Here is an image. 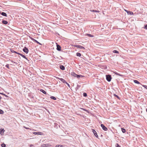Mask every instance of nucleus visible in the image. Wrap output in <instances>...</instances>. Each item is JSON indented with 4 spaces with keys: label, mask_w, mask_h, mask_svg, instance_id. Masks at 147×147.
<instances>
[{
    "label": "nucleus",
    "mask_w": 147,
    "mask_h": 147,
    "mask_svg": "<svg viewBox=\"0 0 147 147\" xmlns=\"http://www.w3.org/2000/svg\"><path fill=\"white\" fill-rule=\"evenodd\" d=\"M1 146L2 147H5L6 145L4 144H1Z\"/></svg>",
    "instance_id": "obj_31"
},
{
    "label": "nucleus",
    "mask_w": 147,
    "mask_h": 147,
    "mask_svg": "<svg viewBox=\"0 0 147 147\" xmlns=\"http://www.w3.org/2000/svg\"><path fill=\"white\" fill-rule=\"evenodd\" d=\"M146 112H147V108L146 109Z\"/></svg>",
    "instance_id": "obj_44"
},
{
    "label": "nucleus",
    "mask_w": 147,
    "mask_h": 147,
    "mask_svg": "<svg viewBox=\"0 0 147 147\" xmlns=\"http://www.w3.org/2000/svg\"><path fill=\"white\" fill-rule=\"evenodd\" d=\"M51 98L54 100H56V98L54 96H51L50 97Z\"/></svg>",
    "instance_id": "obj_26"
},
{
    "label": "nucleus",
    "mask_w": 147,
    "mask_h": 147,
    "mask_svg": "<svg viewBox=\"0 0 147 147\" xmlns=\"http://www.w3.org/2000/svg\"><path fill=\"white\" fill-rule=\"evenodd\" d=\"M11 52L12 53H16L17 54H18V53H18L17 52H16V51H14V50H11Z\"/></svg>",
    "instance_id": "obj_20"
},
{
    "label": "nucleus",
    "mask_w": 147,
    "mask_h": 147,
    "mask_svg": "<svg viewBox=\"0 0 147 147\" xmlns=\"http://www.w3.org/2000/svg\"><path fill=\"white\" fill-rule=\"evenodd\" d=\"M125 11H126V12L128 14L130 15H133V13L132 12L130 11H128V10H126L125 9Z\"/></svg>",
    "instance_id": "obj_6"
},
{
    "label": "nucleus",
    "mask_w": 147,
    "mask_h": 147,
    "mask_svg": "<svg viewBox=\"0 0 147 147\" xmlns=\"http://www.w3.org/2000/svg\"><path fill=\"white\" fill-rule=\"evenodd\" d=\"M86 35H88L89 37H93L94 36L93 35H92V34H87Z\"/></svg>",
    "instance_id": "obj_21"
},
{
    "label": "nucleus",
    "mask_w": 147,
    "mask_h": 147,
    "mask_svg": "<svg viewBox=\"0 0 147 147\" xmlns=\"http://www.w3.org/2000/svg\"><path fill=\"white\" fill-rule=\"evenodd\" d=\"M115 146L116 147H121V146H119L117 143L116 144Z\"/></svg>",
    "instance_id": "obj_32"
},
{
    "label": "nucleus",
    "mask_w": 147,
    "mask_h": 147,
    "mask_svg": "<svg viewBox=\"0 0 147 147\" xmlns=\"http://www.w3.org/2000/svg\"><path fill=\"white\" fill-rule=\"evenodd\" d=\"M113 53H119V52L116 50H113Z\"/></svg>",
    "instance_id": "obj_24"
},
{
    "label": "nucleus",
    "mask_w": 147,
    "mask_h": 147,
    "mask_svg": "<svg viewBox=\"0 0 147 147\" xmlns=\"http://www.w3.org/2000/svg\"><path fill=\"white\" fill-rule=\"evenodd\" d=\"M24 128H26V129H29V128L26 127H25V126H24Z\"/></svg>",
    "instance_id": "obj_39"
},
{
    "label": "nucleus",
    "mask_w": 147,
    "mask_h": 147,
    "mask_svg": "<svg viewBox=\"0 0 147 147\" xmlns=\"http://www.w3.org/2000/svg\"><path fill=\"white\" fill-rule=\"evenodd\" d=\"M65 84H66L69 87H70V86L69 84L68 83H67V82H66Z\"/></svg>",
    "instance_id": "obj_36"
},
{
    "label": "nucleus",
    "mask_w": 147,
    "mask_h": 147,
    "mask_svg": "<svg viewBox=\"0 0 147 147\" xmlns=\"http://www.w3.org/2000/svg\"><path fill=\"white\" fill-rule=\"evenodd\" d=\"M92 131L94 135L95 136L96 138H98V136L97 134V133L95 130L94 129H92Z\"/></svg>",
    "instance_id": "obj_5"
},
{
    "label": "nucleus",
    "mask_w": 147,
    "mask_h": 147,
    "mask_svg": "<svg viewBox=\"0 0 147 147\" xmlns=\"http://www.w3.org/2000/svg\"><path fill=\"white\" fill-rule=\"evenodd\" d=\"M30 147H32V146H33V145L32 144H31L30 145Z\"/></svg>",
    "instance_id": "obj_40"
},
{
    "label": "nucleus",
    "mask_w": 147,
    "mask_h": 147,
    "mask_svg": "<svg viewBox=\"0 0 147 147\" xmlns=\"http://www.w3.org/2000/svg\"><path fill=\"white\" fill-rule=\"evenodd\" d=\"M5 131L3 129L1 128L0 129V134L3 135L4 134V132Z\"/></svg>",
    "instance_id": "obj_7"
},
{
    "label": "nucleus",
    "mask_w": 147,
    "mask_h": 147,
    "mask_svg": "<svg viewBox=\"0 0 147 147\" xmlns=\"http://www.w3.org/2000/svg\"><path fill=\"white\" fill-rule=\"evenodd\" d=\"M121 131L123 133H124L126 131V130L125 129L123 128H121Z\"/></svg>",
    "instance_id": "obj_25"
},
{
    "label": "nucleus",
    "mask_w": 147,
    "mask_h": 147,
    "mask_svg": "<svg viewBox=\"0 0 147 147\" xmlns=\"http://www.w3.org/2000/svg\"><path fill=\"white\" fill-rule=\"evenodd\" d=\"M54 124L55 125H57V124L56 123H54Z\"/></svg>",
    "instance_id": "obj_42"
},
{
    "label": "nucleus",
    "mask_w": 147,
    "mask_h": 147,
    "mask_svg": "<svg viewBox=\"0 0 147 147\" xmlns=\"http://www.w3.org/2000/svg\"><path fill=\"white\" fill-rule=\"evenodd\" d=\"M84 77V76H83L82 75H80V77Z\"/></svg>",
    "instance_id": "obj_41"
},
{
    "label": "nucleus",
    "mask_w": 147,
    "mask_h": 147,
    "mask_svg": "<svg viewBox=\"0 0 147 147\" xmlns=\"http://www.w3.org/2000/svg\"><path fill=\"white\" fill-rule=\"evenodd\" d=\"M90 11L92 12H97V13L100 12V11L99 10H94V9L90 10Z\"/></svg>",
    "instance_id": "obj_11"
},
{
    "label": "nucleus",
    "mask_w": 147,
    "mask_h": 147,
    "mask_svg": "<svg viewBox=\"0 0 147 147\" xmlns=\"http://www.w3.org/2000/svg\"><path fill=\"white\" fill-rule=\"evenodd\" d=\"M2 22L3 24H6L8 23V22L7 21L5 20H3Z\"/></svg>",
    "instance_id": "obj_17"
},
{
    "label": "nucleus",
    "mask_w": 147,
    "mask_h": 147,
    "mask_svg": "<svg viewBox=\"0 0 147 147\" xmlns=\"http://www.w3.org/2000/svg\"><path fill=\"white\" fill-rule=\"evenodd\" d=\"M5 67L8 68V69H9V64H7L5 65Z\"/></svg>",
    "instance_id": "obj_30"
},
{
    "label": "nucleus",
    "mask_w": 147,
    "mask_h": 147,
    "mask_svg": "<svg viewBox=\"0 0 147 147\" xmlns=\"http://www.w3.org/2000/svg\"><path fill=\"white\" fill-rule=\"evenodd\" d=\"M82 109L83 110H84V111H87V110L86 109H84V108H82Z\"/></svg>",
    "instance_id": "obj_38"
},
{
    "label": "nucleus",
    "mask_w": 147,
    "mask_h": 147,
    "mask_svg": "<svg viewBox=\"0 0 147 147\" xmlns=\"http://www.w3.org/2000/svg\"><path fill=\"white\" fill-rule=\"evenodd\" d=\"M74 47L77 48H79L80 49H84V47L81 46L80 45H74Z\"/></svg>",
    "instance_id": "obj_3"
},
{
    "label": "nucleus",
    "mask_w": 147,
    "mask_h": 147,
    "mask_svg": "<svg viewBox=\"0 0 147 147\" xmlns=\"http://www.w3.org/2000/svg\"><path fill=\"white\" fill-rule=\"evenodd\" d=\"M83 95L84 97H86L87 96V94L86 93H83Z\"/></svg>",
    "instance_id": "obj_29"
},
{
    "label": "nucleus",
    "mask_w": 147,
    "mask_h": 147,
    "mask_svg": "<svg viewBox=\"0 0 147 147\" xmlns=\"http://www.w3.org/2000/svg\"><path fill=\"white\" fill-rule=\"evenodd\" d=\"M3 111L1 109H0V114H3Z\"/></svg>",
    "instance_id": "obj_33"
},
{
    "label": "nucleus",
    "mask_w": 147,
    "mask_h": 147,
    "mask_svg": "<svg viewBox=\"0 0 147 147\" xmlns=\"http://www.w3.org/2000/svg\"><path fill=\"white\" fill-rule=\"evenodd\" d=\"M60 68L62 70H64L65 69V67L63 65H60Z\"/></svg>",
    "instance_id": "obj_13"
},
{
    "label": "nucleus",
    "mask_w": 147,
    "mask_h": 147,
    "mask_svg": "<svg viewBox=\"0 0 147 147\" xmlns=\"http://www.w3.org/2000/svg\"><path fill=\"white\" fill-rule=\"evenodd\" d=\"M0 14H1L2 15L4 16H7V15L6 13L4 12H0Z\"/></svg>",
    "instance_id": "obj_12"
},
{
    "label": "nucleus",
    "mask_w": 147,
    "mask_h": 147,
    "mask_svg": "<svg viewBox=\"0 0 147 147\" xmlns=\"http://www.w3.org/2000/svg\"><path fill=\"white\" fill-rule=\"evenodd\" d=\"M40 91L45 94H46V91L45 90H44L43 89H40Z\"/></svg>",
    "instance_id": "obj_16"
},
{
    "label": "nucleus",
    "mask_w": 147,
    "mask_h": 147,
    "mask_svg": "<svg viewBox=\"0 0 147 147\" xmlns=\"http://www.w3.org/2000/svg\"><path fill=\"white\" fill-rule=\"evenodd\" d=\"M80 75L76 74V77L77 78H79L80 77Z\"/></svg>",
    "instance_id": "obj_35"
},
{
    "label": "nucleus",
    "mask_w": 147,
    "mask_h": 147,
    "mask_svg": "<svg viewBox=\"0 0 147 147\" xmlns=\"http://www.w3.org/2000/svg\"><path fill=\"white\" fill-rule=\"evenodd\" d=\"M134 82L136 84H140V82L138 80H134Z\"/></svg>",
    "instance_id": "obj_23"
},
{
    "label": "nucleus",
    "mask_w": 147,
    "mask_h": 147,
    "mask_svg": "<svg viewBox=\"0 0 147 147\" xmlns=\"http://www.w3.org/2000/svg\"><path fill=\"white\" fill-rule=\"evenodd\" d=\"M31 39L32 40L34 41L35 42H36V43H38V44H39V45H41V44L40 43V42H38L37 40H35V39H34L33 38H31Z\"/></svg>",
    "instance_id": "obj_14"
},
{
    "label": "nucleus",
    "mask_w": 147,
    "mask_h": 147,
    "mask_svg": "<svg viewBox=\"0 0 147 147\" xmlns=\"http://www.w3.org/2000/svg\"><path fill=\"white\" fill-rule=\"evenodd\" d=\"M23 51L26 53H28V49L26 47H24L23 50Z\"/></svg>",
    "instance_id": "obj_2"
},
{
    "label": "nucleus",
    "mask_w": 147,
    "mask_h": 147,
    "mask_svg": "<svg viewBox=\"0 0 147 147\" xmlns=\"http://www.w3.org/2000/svg\"><path fill=\"white\" fill-rule=\"evenodd\" d=\"M142 86L144 87L146 89H147V86L144 85H142Z\"/></svg>",
    "instance_id": "obj_34"
},
{
    "label": "nucleus",
    "mask_w": 147,
    "mask_h": 147,
    "mask_svg": "<svg viewBox=\"0 0 147 147\" xmlns=\"http://www.w3.org/2000/svg\"><path fill=\"white\" fill-rule=\"evenodd\" d=\"M115 74L117 75H118V76H122V75L119 74V73L117 72H115Z\"/></svg>",
    "instance_id": "obj_27"
},
{
    "label": "nucleus",
    "mask_w": 147,
    "mask_h": 147,
    "mask_svg": "<svg viewBox=\"0 0 147 147\" xmlns=\"http://www.w3.org/2000/svg\"><path fill=\"white\" fill-rule=\"evenodd\" d=\"M58 79L63 83H65L66 82V81L63 78H58Z\"/></svg>",
    "instance_id": "obj_9"
},
{
    "label": "nucleus",
    "mask_w": 147,
    "mask_h": 147,
    "mask_svg": "<svg viewBox=\"0 0 147 147\" xmlns=\"http://www.w3.org/2000/svg\"><path fill=\"white\" fill-rule=\"evenodd\" d=\"M101 126L102 128L105 131H107L108 129L107 127L105 126L103 124H101Z\"/></svg>",
    "instance_id": "obj_4"
},
{
    "label": "nucleus",
    "mask_w": 147,
    "mask_h": 147,
    "mask_svg": "<svg viewBox=\"0 0 147 147\" xmlns=\"http://www.w3.org/2000/svg\"><path fill=\"white\" fill-rule=\"evenodd\" d=\"M144 28L147 30V24L146 25L144 26Z\"/></svg>",
    "instance_id": "obj_37"
},
{
    "label": "nucleus",
    "mask_w": 147,
    "mask_h": 147,
    "mask_svg": "<svg viewBox=\"0 0 147 147\" xmlns=\"http://www.w3.org/2000/svg\"><path fill=\"white\" fill-rule=\"evenodd\" d=\"M12 62H13V63H15V62H13V61H12Z\"/></svg>",
    "instance_id": "obj_45"
},
{
    "label": "nucleus",
    "mask_w": 147,
    "mask_h": 147,
    "mask_svg": "<svg viewBox=\"0 0 147 147\" xmlns=\"http://www.w3.org/2000/svg\"><path fill=\"white\" fill-rule=\"evenodd\" d=\"M33 134L35 135H41V134L42 133L40 132H33Z\"/></svg>",
    "instance_id": "obj_10"
},
{
    "label": "nucleus",
    "mask_w": 147,
    "mask_h": 147,
    "mask_svg": "<svg viewBox=\"0 0 147 147\" xmlns=\"http://www.w3.org/2000/svg\"><path fill=\"white\" fill-rule=\"evenodd\" d=\"M76 74L74 72H73L71 73V75L74 77H76Z\"/></svg>",
    "instance_id": "obj_19"
},
{
    "label": "nucleus",
    "mask_w": 147,
    "mask_h": 147,
    "mask_svg": "<svg viewBox=\"0 0 147 147\" xmlns=\"http://www.w3.org/2000/svg\"><path fill=\"white\" fill-rule=\"evenodd\" d=\"M114 96L116 97L118 99H120L119 97L117 95H116V94H114Z\"/></svg>",
    "instance_id": "obj_28"
},
{
    "label": "nucleus",
    "mask_w": 147,
    "mask_h": 147,
    "mask_svg": "<svg viewBox=\"0 0 147 147\" xmlns=\"http://www.w3.org/2000/svg\"><path fill=\"white\" fill-rule=\"evenodd\" d=\"M18 54L21 55L22 57L23 58L26 59L27 60V58L24 55H23L21 54V53H18Z\"/></svg>",
    "instance_id": "obj_15"
},
{
    "label": "nucleus",
    "mask_w": 147,
    "mask_h": 147,
    "mask_svg": "<svg viewBox=\"0 0 147 147\" xmlns=\"http://www.w3.org/2000/svg\"><path fill=\"white\" fill-rule=\"evenodd\" d=\"M57 49L58 51H61V46L58 44L57 45Z\"/></svg>",
    "instance_id": "obj_8"
},
{
    "label": "nucleus",
    "mask_w": 147,
    "mask_h": 147,
    "mask_svg": "<svg viewBox=\"0 0 147 147\" xmlns=\"http://www.w3.org/2000/svg\"><path fill=\"white\" fill-rule=\"evenodd\" d=\"M106 76V78L108 82H110L111 79V75H107Z\"/></svg>",
    "instance_id": "obj_1"
},
{
    "label": "nucleus",
    "mask_w": 147,
    "mask_h": 147,
    "mask_svg": "<svg viewBox=\"0 0 147 147\" xmlns=\"http://www.w3.org/2000/svg\"><path fill=\"white\" fill-rule=\"evenodd\" d=\"M4 95L5 96H6V97H7V96L6 95H5V94H4Z\"/></svg>",
    "instance_id": "obj_43"
},
{
    "label": "nucleus",
    "mask_w": 147,
    "mask_h": 147,
    "mask_svg": "<svg viewBox=\"0 0 147 147\" xmlns=\"http://www.w3.org/2000/svg\"><path fill=\"white\" fill-rule=\"evenodd\" d=\"M76 55L80 57L81 56V55L80 53L78 52L76 53Z\"/></svg>",
    "instance_id": "obj_22"
},
{
    "label": "nucleus",
    "mask_w": 147,
    "mask_h": 147,
    "mask_svg": "<svg viewBox=\"0 0 147 147\" xmlns=\"http://www.w3.org/2000/svg\"><path fill=\"white\" fill-rule=\"evenodd\" d=\"M55 147H64V146L61 145H57Z\"/></svg>",
    "instance_id": "obj_18"
}]
</instances>
